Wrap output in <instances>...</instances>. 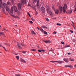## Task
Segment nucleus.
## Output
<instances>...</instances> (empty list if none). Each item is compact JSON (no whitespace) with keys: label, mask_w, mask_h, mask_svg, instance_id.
Wrapping results in <instances>:
<instances>
[{"label":"nucleus","mask_w":76,"mask_h":76,"mask_svg":"<svg viewBox=\"0 0 76 76\" xmlns=\"http://www.w3.org/2000/svg\"><path fill=\"white\" fill-rule=\"evenodd\" d=\"M41 10L42 12L44 13H45V9L44 7H42L41 8Z\"/></svg>","instance_id":"nucleus-6"},{"label":"nucleus","mask_w":76,"mask_h":76,"mask_svg":"<svg viewBox=\"0 0 76 76\" xmlns=\"http://www.w3.org/2000/svg\"><path fill=\"white\" fill-rule=\"evenodd\" d=\"M27 14H28L29 16V17H31V15H30L29 13V12H28Z\"/></svg>","instance_id":"nucleus-29"},{"label":"nucleus","mask_w":76,"mask_h":76,"mask_svg":"<svg viewBox=\"0 0 76 76\" xmlns=\"http://www.w3.org/2000/svg\"><path fill=\"white\" fill-rule=\"evenodd\" d=\"M73 28H74V29H76V28H75V26H73Z\"/></svg>","instance_id":"nucleus-47"},{"label":"nucleus","mask_w":76,"mask_h":76,"mask_svg":"<svg viewBox=\"0 0 76 76\" xmlns=\"http://www.w3.org/2000/svg\"><path fill=\"white\" fill-rule=\"evenodd\" d=\"M3 47V48L5 50V51H7V50H6V48H4V47Z\"/></svg>","instance_id":"nucleus-40"},{"label":"nucleus","mask_w":76,"mask_h":76,"mask_svg":"<svg viewBox=\"0 0 76 76\" xmlns=\"http://www.w3.org/2000/svg\"><path fill=\"white\" fill-rule=\"evenodd\" d=\"M69 60H70V61H74V60H73V59L72 58H69Z\"/></svg>","instance_id":"nucleus-22"},{"label":"nucleus","mask_w":76,"mask_h":76,"mask_svg":"<svg viewBox=\"0 0 76 76\" xmlns=\"http://www.w3.org/2000/svg\"><path fill=\"white\" fill-rule=\"evenodd\" d=\"M21 45H22V46H23V45H22V43H21Z\"/></svg>","instance_id":"nucleus-49"},{"label":"nucleus","mask_w":76,"mask_h":76,"mask_svg":"<svg viewBox=\"0 0 76 76\" xmlns=\"http://www.w3.org/2000/svg\"><path fill=\"white\" fill-rule=\"evenodd\" d=\"M74 67H76V65H75Z\"/></svg>","instance_id":"nucleus-50"},{"label":"nucleus","mask_w":76,"mask_h":76,"mask_svg":"<svg viewBox=\"0 0 76 76\" xmlns=\"http://www.w3.org/2000/svg\"><path fill=\"white\" fill-rule=\"evenodd\" d=\"M7 5H8L9 6H10L11 4V3L10 2H8L7 4Z\"/></svg>","instance_id":"nucleus-13"},{"label":"nucleus","mask_w":76,"mask_h":76,"mask_svg":"<svg viewBox=\"0 0 76 76\" xmlns=\"http://www.w3.org/2000/svg\"><path fill=\"white\" fill-rule=\"evenodd\" d=\"M18 13H19V12H18Z\"/></svg>","instance_id":"nucleus-56"},{"label":"nucleus","mask_w":76,"mask_h":76,"mask_svg":"<svg viewBox=\"0 0 76 76\" xmlns=\"http://www.w3.org/2000/svg\"><path fill=\"white\" fill-rule=\"evenodd\" d=\"M50 62H52V63H56V62H58V63H59V64H62V63H63V61H50Z\"/></svg>","instance_id":"nucleus-5"},{"label":"nucleus","mask_w":76,"mask_h":76,"mask_svg":"<svg viewBox=\"0 0 76 76\" xmlns=\"http://www.w3.org/2000/svg\"><path fill=\"white\" fill-rule=\"evenodd\" d=\"M26 2V0H21V4L20 3H18V10H20L22 8V5H23L24 4H25Z\"/></svg>","instance_id":"nucleus-3"},{"label":"nucleus","mask_w":76,"mask_h":76,"mask_svg":"<svg viewBox=\"0 0 76 76\" xmlns=\"http://www.w3.org/2000/svg\"><path fill=\"white\" fill-rule=\"evenodd\" d=\"M58 9H56L55 10V12L56 14H58L59 12H58Z\"/></svg>","instance_id":"nucleus-9"},{"label":"nucleus","mask_w":76,"mask_h":76,"mask_svg":"<svg viewBox=\"0 0 76 76\" xmlns=\"http://www.w3.org/2000/svg\"><path fill=\"white\" fill-rule=\"evenodd\" d=\"M6 10L7 12H9V13L10 15L13 16V12L14 10L15 12H18V9H17V7L16 6L12 7L11 8V9L10 10L9 6H7L6 7Z\"/></svg>","instance_id":"nucleus-1"},{"label":"nucleus","mask_w":76,"mask_h":76,"mask_svg":"<svg viewBox=\"0 0 76 76\" xmlns=\"http://www.w3.org/2000/svg\"><path fill=\"white\" fill-rule=\"evenodd\" d=\"M44 34H45V35H48L47 32H46V31H44Z\"/></svg>","instance_id":"nucleus-24"},{"label":"nucleus","mask_w":76,"mask_h":76,"mask_svg":"<svg viewBox=\"0 0 76 76\" xmlns=\"http://www.w3.org/2000/svg\"><path fill=\"white\" fill-rule=\"evenodd\" d=\"M37 0H33V1H34V2H36Z\"/></svg>","instance_id":"nucleus-43"},{"label":"nucleus","mask_w":76,"mask_h":76,"mask_svg":"<svg viewBox=\"0 0 76 76\" xmlns=\"http://www.w3.org/2000/svg\"><path fill=\"white\" fill-rule=\"evenodd\" d=\"M42 28H46V29H47L48 28L47 27L45 26H42Z\"/></svg>","instance_id":"nucleus-20"},{"label":"nucleus","mask_w":76,"mask_h":76,"mask_svg":"<svg viewBox=\"0 0 76 76\" xmlns=\"http://www.w3.org/2000/svg\"><path fill=\"white\" fill-rule=\"evenodd\" d=\"M46 20L48 22L49 21V19H48V18H46Z\"/></svg>","instance_id":"nucleus-28"},{"label":"nucleus","mask_w":76,"mask_h":76,"mask_svg":"<svg viewBox=\"0 0 76 76\" xmlns=\"http://www.w3.org/2000/svg\"><path fill=\"white\" fill-rule=\"evenodd\" d=\"M70 47V46H69V45H66L65 46L64 48H67V47Z\"/></svg>","instance_id":"nucleus-19"},{"label":"nucleus","mask_w":76,"mask_h":76,"mask_svg":"<svg viewBox=\"0 0 76 76\" xmlns=\"http://www.w3.org/2000/svg\"><path fill=\"white\" fill-rule=\"evenodd\" d=\"M6 4L4 3H2L0 5V7H1L2 9L5 8L6 6Z\"/></svg>","instance_id":"nucleus-4"},{"label":"nucleus","mask_w":76,"mask_h":76,"mask_svg":"<svg viewBox=\"0 0 76 76\" xmlns=\"http://www.w3.org/2000/svg\"><path fill=\"white\" fill-rule=\"evenodd\" d=\"M53 34H57V32H56V31H54L53 32Z\"/></svg>","instance_id":"nucleus-37"},{"label":"nucleus","mask_w":76,"mask_h":76,"mask_svg":"<svg viewBox=\"0 0 76 76\" xmlns=\"http://www.w3.org/2000/svg\"><path fill=\"white\" fill-rule=\"evenodd\" d=\"M29 22L30 23H31V24H32V23H33V22H32V21H30Z\"/></svg>","instance_id":"nucleus-31"},{"label":"nucleus","mask_w":76,"mask_h":76,"mask_svg":"<svg viewBox=\"0 0 76 76\" xmlns=\"http://www.w3.org/2000/svg\"><path fill=\"white\" fill-rule=\"evenodd\" d=\"M56 19V18H55L54 19Z\"/></svg>","instance_id":"nucleus-55"},{"label":"nucleus","mask_w":76,"mask_h":76,"mask_svg":"<svg viewBox=\"0 0 76 76\" xmlns=\"http://www.w3.org/2000/svg\"><path fill=\"white\" fill-rule=\"evenodd\" d=\"M67 8V6L66 4H65L64 5V6L63 7L61 6H60L59 7V10L61 12H62V10L64 13H66V9Z\"/></svg>","instance_id":"nucleus-2"},{"label":"nucleus","mask_w":76,"mask_h":76,"mask_svg":"<svg viewBox=\"0 0 76 76\" xmlns=\"http://www.w3.org/2000/svg\"><path fill=\"white\" fill-rule=\"evenodd\" d=\"M4 30H5V31H6V28H4Z\"/></svg>","instance_id":"nucleus-52"},{"label":"nucleus","mask_w":76,"mask_h":76,"mask_svg":"<svg viewBox=\"0 0 76 76\" xmlns=\"http://www.w3.org/2000/svg\"><path fill=\"white\" fill-rule=\"evenodd\" d=\"M37 28L38 29V30H39V28H38V27H37Z\"/></svg>","instance_id":"nucleus-44"},{"label":"nucleus","mask_w":76,"mask_h":76,"mask_svg":"<svg viewBox=\"0 0 76 76\" xmlns=\"http://www.w3.org/2000/svg\"><path fill=\"white\" fill-rule=\"evenodd\" d=\"M12 53L13 54H15V56H18V53H15V52H12Z\"/></svg>","instance_id":"nucleus-15"},{"label":"nucleus","mask_w":76,"mask_h":76,"mask_svg":"<svg viewBox=\"0 0 76 76\" xmlns=\"http://www.w3.org/2000/svg\"><path fill=\"white\" fill-rule=\"evenodd\" d=\"M37 6H39V0L37 1Z\"/></svg>","instance_id":"nucleus-16"},{"label":"nucleus","mask_w":76,"mask_h":76,"mask_svg":"<svg viewBox=\"0 0 76 76\" xmlns=\"http://www.w3.org/2000/svg\"><path fill=\"white\" fill-rule=\"evenodd\" d=\"M28 5L29 6H31V4H28Z\"/></svg>","instance_id":"nucleus-51"},{"label":"nucleus","mask_w":76,"mask_h":76,"mask_svg":"<svg viewBox=\"0 0 76 76\" xmlns=\"http://www.w3.org/2000/svg\"><path fill=\"white\" fill-rule=\"evenodd\" d=\"M11 2L12 3V4H13L14 2H13V0H11Z\"/></svg>","instance_id":"nucleus-38"},{"label":"nucleus","mask_w":76,"mask_h":76,"mask_svg":"<svg viewBox=\"0 0 76 76\" xmlns=\"http://www.w3.org/2000/svg\"><path fill=\"white\" fill-rule=\"evenodd\" d=\"M0 47H1V45L0 44Z\"/></svg>","instance_id":"nucleus-54"},{"label":"nucleus","mask_w":76,"mask_h":76,"mask_svg":"<svg viewBox=\"0 0 76 76\" xmlns=\"http://www.w3.org/2000/svg\"><path fill=\"white\" fill-rule=\"evenodd\" d=\"M38 51L40 53H41V52H42V51H41V50H38Z\"/></svg>","instance_id":"nucleus-33"},{"label":"nucleus","mask_w":76,"mask_h":76,"mask_svg":"<svg viewBox=\"0 0 76 76\" xmlns=\"http://www.w3.org/2000/svg\"><path fill=\"white\" fill-rule=\"evenodd\" d=\"M17 45L18 46V48L19 49H22V47L20 46V44L17 43Z\"/></svg>","instance_id":"nucleus-8"},{"label":"nucleus","mask_w":76,"mask_h":76,"mask_svg":"<svg viewBox=\"0 0 76 76\" xmlns=\"http://www.w3.org/2000/svg\"><path fill=\"white\" fill-rule=\"evenodd\" d=\"M68 55H69V54H70V53H68Z\"/></svg>","instance_id":"nucleus-48"},{"label":"nucleus","mask_w":76,"mask_h":76,"mask_svg":"<svg viewBox=\"0 0 76 76\" xmlns=\"http://www.w3.org/2000/svg\"><path fill=\"white\" fill-rule=\"evenodd\" d=\"M35 14H36V15H37V14H38V13L36 12L35 13Z\"/></svg>","instance_id":"nucleus-46"},{"label":"nucleus","mask_w":76,"mask_h":76,"mask_svg":"<svg viewBox=\"0 0 76 76\" xmlns=\"http://www.w3.org/2000/svg\"><path fill=\"white\" fill-rule=\"evenodd\" d=\"M31 34L32 35H33V34H34V35H35V32L34 31H31Z\"/></svg>","instance_id":"nucleus-17"},{"label":"nucleus","mask_w":76,"mask_h":76,"mask_svg":"<svg viewBox=\"0 0 76 76\" xmlns=\"http://www.w3.org/2000/svg\"><path fill=\"white\" fill-rule=\"evenodd\" d=\"M61 43L62 44H64V42H61Z\"/></svg>","instance_id":"nucleus-42"},{"label":"nucleus","mask_w":76,"mask_h":76,"mask_svg":"<svg viewBox=\"0 0 76 76\" xmlns=\"http://www.w3.org/2000/svg\"><path fill=\"white\" fill-rule=\"evenodd\" d=\"M64 60L65 61H66V63H68L69 61H68V59H66V58H64Z\"/></svg>","instance_id":"nucleus-12"},{"label":"nucleus","mask_w":76,"mask_h":76,"mask_svg":"<svg viewBox=\"0 0 76 76\" xmlns=\"http://www.w3.org/2000/svg\"><path fill=\"white\" fill-rule=\"evenodd\" d=\"M44 42L45 43H50V42L51 41L50 40H46V41H44Z\"/></svg>","instance_id":"nucleus-11"},{"label":"nucleus","mask_w":76,"mask_h":76,"mask_svg":"<svg viewBox=\"0 0 76 76\" xmlns=\"http://www.w3.org/2000/svg\"><path fill=\"white\" fill-rule=\"evenodd\" d=\"M65 67H71L72 68V66H68V65H65Z\"/></svg>","instance_id":"nucleus-18"},{"label":"nucleus","mask_w":76,"mask_h":76,"mask_svg":"<svg viewBox=\"0 0 76 76\" xmlns=\"http://www.w3.org/2000/svg\"><path fill=\"white\" fill-rule=\"evenodd\" d=\"M46 10H47L48 13V12L50 11V7H49L48 6H47L46 7Z\"/></svg>","instance_id":"nucleus-7"},{"label":"nucleus","mask_w":76,"mask_h":76,"mask_svg":"<svg viewBox=\"0 0 76 76\" xmlns=\"http://www.w3.org/2000/svg\"><path fill=\"white\" fill-rule=\"evenodd\" d=\"M16 58L17 60H19V57L18 56H16Z\"/></svg>","instance_id":"nucleus-21"},{"label":"nucleus","mask_w":76,"mask_h":76,"mask_svg":"<svg viewBox=\"0 0 76 76\" xmlns=\"http://www.w3.org/2000/svg\"><path fill=\"white\" fill-rule=\"evenodd\" d=\"M22 53L23 54H26V51H24L22 52Z\"/></svg>","instance_id":"nucleus-35"},{"label":"nucleus","mask_w":76,"mask_h":76,"mask_svg":"<svg viewBox=\"0 0 76 76\" xmlns=\"http://www.w3.org/2000/svg\"><path fill=\"white\" fill-rule=\"evenodd\" d=\"M31 50H32V51H36V49H31Z\"/></svg>","instance_id":"nucleus-34"},{"label":"nucleus","mask_w":76,"mask_h":76,"mask_svg":"<svg viewBox=\"0 0 76 76\" xmlns=\"http://www.w3.org/2000/svg\"><path fill=\"white\" fill-rule=\"evenodd\" d=\"M41 51H42V52H44V51H45V50H41Z\"/></svg>","instance_id":"nucleus-41"},{"label":"nucleus","mask_w":76,"mask_h":76,"mask_svg":"<svg viewBox=\"0 0 76 76\" xmlns=\"http://www.w3.org/2000/svg\"><path fill=\"white\" fill-rule=\"evenodd\" d=\"M72 10H71V11L69 12V14H71L72 12Z\"/></svg>","instance_id":"nucleus-25"},{"label":"nucleus","mask_w":76,"mask_h":76,"mask_svg":"<svg viewBox=\"0 0 76 76\" xmlns=\"http://www.w3.org/2000/svg\"><path fill=\"white\" fill-rule=\"evenodd\" d=\"M3 34V32H0V34Z\"/></svg>","instance_id":"nucleus-45"},{"label":"nucleus","mask_w":76,"mask_h":76,"mask_svg":"<svg viewBox=\"0 0 76 76\" xmlns=\"http://www.w3.org/2000/svg\"><path fill=\"white\" fill-rule=\"evenodd\" d=\"M0 53H1V52H0Z\"/></svg>","instance_id":"nucleus-58"},{"label":"nucleus","mask_w":76,"mask_h":76,"mask_svg":"<svg viewBox=\"0 0 76 76\" xmlns=\"http://www.w3.org/2000/svg\"><path fill=\"white\" fill-rule=\"evenodd\" d=\"M15 76H20V74H16L15 75Z\"/></svg>","instance_id":"nucleus-23"},{"label":"nucleus","mask_w":76,"mask_h":76,"mask_svg":"<svg viewBox=\"0 0 76 76\" xmlns=\"http://www.w3.org/2000/svg\"><path fill=\"white\" fill-rule=\"evenodd\" d=\"M20 60L21 61H22V62H23V63H26V61L22 58H20Z\"/></svg>","instance_id":"nucleus-10"},{"label":"nucleus","mask_w":76,"mask_h":76,"mask_svg":"<svg viewBox=\"0 0 76 76\" xmlns=\"http://www.w3.org/2000/svg\"><path fill=\"white\" fill-rule=\"evenodd\" d=\"M3 12H4V10H3Z\"/></svg>","instance_id":"nucleus-59"},{"label":"nucleus","mask_w":76,"mask_h":76,"mask_svg":"<svg viewBox=\"0 0 76 76\" xmlns=\"http://www.w3.org/2000/svg\"><path fill=\"white\" fill-rule=\"evenodd\" d=\"M31 19L33 21H34V19L33 18H31Z\"/></svg>","instance_id":"nucleus-39"},{"label":"nucleus","mask_w":76,"mask_h":76,"mask_svg":"<svg viewBox=\"0 0 76 76\" xmlns=\"http://www.w3.org/2000/svg\"><path fill=\"white\" fill-rule=\"evenodd\" d=\"M2 3H2V0H0V5L2 4Z\"/></svg>","instance_id":"nucleus-26"},{"label":"nucleus","mask_w":76,"mask_h":76,"mask_svg":"<svg viewBox=\"0 0 76 76\" xmlns=\"http://www.w3.org/2000/svg\"><path fill=\"white\" fill-rule=\"evenodd\" d=\"M56 25H58V26H61V24L59 23H57Z\"/></svg>","instance_id":"nucleus-30"},{"label":"nucleus","mask_w":76,"mask_h":76,"mask_svg":"<svg viewBox=\"0 0 76 76\" xmlns=\"http://www.w3.org/2000/svg\"><path fill=\"white\" fill-rule=\"evenodd\" d=\"M15 26H17V25H15Z\"/></svg>","instance_id":"nucleus-53"},{"label":"nucleus","mask_w":76,"mask_h":76,"mask_svg":"<svg viewBox=\"0 0 76 76\" xmlns=\"http://www.w3.org/2000/svg\"><path fill=\"white\" fill-rule=\"evenodd\" d=\"M48 13H49L51 16H53V14L52 13V12H51V11H50Z\"/></svg>","instance_id":"nucleus-14"},{"label":"nucleus","mask_w":76,"mask_h":76,"mask_svg":"<svg viewBox=\"0 0 76 76\" xmlns=\"http://www.w3.org/2000/svg\"><path fill=\"white\" fill-rule=\"evenodd\" d=\"M41 31V32H44V30H43V29L42 28H41L40 29Z\"/></svg>","instance_id":"nucleus-27"},{"label":"nucleus","mask_w":76,"mask_h":76,"mask_svg":"<svg viewBox=\"0 0 76 76\" xmlns=\"http://www.w3.org/2000/svg\"><path fill=\"white\" fill-rule=\"evenodd\" d=\"M69 31H70V32H71V33H73V31H72V30H70Z\"/></svg>","instance_id":"nucleus-32"},{"label":"nucleus","mask_w":76,"mask_h":76,"mask_svg":"<svg viewBox=\"0 0 76 76\" xmlns=\"http://www.w3.org/2000/svg\"><path fill=\"white\" fill-rule=\"evenodd\" d=\"M1 26H0V27H1Z\"/></svg>","instance_id":"nucleus-57"},{"label":"nucleus","mask_w":76,"mask_h":76,"mask_svg":"<svg viewBox=\"0 0 76 76\" xmlns=\"http://www.w3.org/2000/svg\"><path fill=\"white\" fill-rule=\"evenodd\" d=\"M4 44H5V45H9V44L8 43H4Z\"/></svg>","instance_id":"nucleus-36"}]
</instances>
